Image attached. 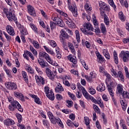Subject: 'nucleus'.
<instances>
[{"label": "nucleus", "mask_w": 129, "mask_h": 129, "mask_svg": "<svg viewBox=\"0 0 129 129\" xmlns=\"http://www.w3.org/2000/svg\"><path fill=\"white\" fill-rule=\"evenodd\" d=\"M94 29L92 27V25L90 23H86L84 25V28H81V31L84 33L85 35H90L92 36L93 33L90 31H94Z\"/></svg>", "instance_id": "f257e3e1"}, {"label": "nucleus", "mask_w": 129, "mask_h": 129, "mask_svg": "<svg viewBox=\"0 0 129 129\" xmlns=\"http://www.w3.org/2000/svg\"><path fill=\"white\" fill-rule=\"evenodd\" d=\"M68 8L72 12L74 17H77L78 16L77 7L75 3H73V4H71V0H68Z\"/></svg>", "instance_id": "f03ea898"}, {"label": "nucleus", "mask_w": 129, "mask_h": 129, "mask_svg": "<svg viewBox=\"0 0 129 129\" xmlns=\"http://www.w3.org/2000/svg\"><path fill=\"white\" fill-rule=\"evenodd\" d=\"M11 104L12 105H10L8 107L10 110H11V111H14L15 110V108H17L19 111H20V112H23L24 110L22 107V106H21L18 101H14L13 103Z\"/></svg>", "instance_id": "7ed1b4c3"}, {"label": "nucleus", "mask_w": 129, "mask_h": 129, "mask_svg": "<svg viewBox=\"0 0 129 129\" xmlns=\"http://www.w3.org/2000/svg\"><path fill=\"white\" fill-rule=\"evenodd\" d=\"M45 72L47 76L49 78V79L52 81L55 79V76L57 75V72L56 71H54L53 73L52 72V71L48 68H46Z\"/></svg>", "instance_id": "20e7f679"}, {"label": "nucleus", "mask_w": 129, "mask_h": 129, "mask_svg": "<svg viewBox=\"0 0 129 129\" xmlns=\"http://www.w3.org/2000/svg\"><path fill=\"white\" fill-rule=\"evenodd\" d=\"M49 119L51 122H52V123H53V124L58 123L59 126L62 128L64 127V126L63 125V123H62V121H61V119L59 117H55L53 116V117L50 118Z\"/></svg>", "instance_id": "39448f33"}, {"label": "nucleus", "mask_w": 129, "mask_h": 129, "mask_svg": "<svg viewBox=\"0 0 129 129\" xmlns=\"http://www.w3.org/2000/svg\"><path fill=\"white\" fill-rule=\"evenodd\" d=\"M77 86L79 89H80V90H82L83 95L85 97V98H86V99H89V98L91 96L89 95L88 93H87V91H86L85 88H84V87L81 86V85H80V83L77 84Z\"/></svg>", "instance_id": "423d86ee"}, {"label": "nucleus", "mask_w": 129, "mask_h": 129, "mask_svg": "<svg viewBox=\"0 0 129 129\" xmlns=\"http://www.w3.org/2000/svg\"><path fill=\"white\" fill-rule=\"evenodd\" d=\"M5 85L7 88L10 89V90H16L17 88V85L12 82H7L6 83Z\"/></svg>", "instance_id": "0eeeda50"}, {"label": "nucleus", "mask_w": 129, "mask_h": 129, "mask_svg": "<svg viewBox=\"0 0 129 129\" xmlns=\"http://www.w3.org/2000/svg\"><path fill=\"white\" fill-rule=\"evenodd\" d=\"M6 16L7 19L10 21V22H13V20L14 21L15 23L18 22L16 15L14 13L13 14L11 11H9Z\"/></svg>", "instance_id": "6e6552de"}, {"label": "nucleus", "mask_w": 129, "mask_h": 129, "mask_svg": "<svg viewBox=\"0 0 129 129\" xmlns=\"http://www.w3.org/2000/svg\"><path fill=\"white\" fill-rule=\"evenodd\" d=\"M39 64L40 65L41 68H48V62L45 61L44 59L39 58L37 59Z\"/></svg>", "instance_id": "1a4fd4ad"}, {"label": "nucleus", "mask_w": 129, "mask_h": 129, "mask_svg": "<svg viewBox=\"0 0 129 129\" xmlns=\"http://www.w3.org/2000/svg\"><path fill=\"white\" fill-rule=\"evenodd\" d=\"M39 57H43L44 58L47 62L48 61H50V59H51V57L48 54V53L45 52H40L39 53Z\"/></svg>", "instance_id": "9d476101"}, {"label": "nucleus", "mask_w": 129, "mask_h": 129, "mask_svg": "<svg viewBox=\"0 0 129 129\" xmlns=\"http://www.w3.org/2000/svg\"><path fill=\"white\" fill-rule=\"evenodd\" d=\"M27 9H28V13L29 14H30L31 16H32V17H36V16H37L33 6L31 5H29L27 6Z\"/></svg>", "instance_id": "9b49d317"}, {"label": "nucleus", "mask_w": 129, "mask_h": 129, "mask_svg": "<svg viewBox=\"0 0 129 129\" xmlns=\"http://www.w3.org/2000/svg\"><path fill=\"white\" fill-rule=\"evenodd\" d=\"M36 83L39 85L40 83L42 85H44L45 84V80L44 79V78H43L41 76H35V77Z\"/></svg>", "instance_id": "f8f14e48"}, {"label": "nucleus", "mask_w": 129, "mask_h": 129, "mask_svg": "<svg viewBox=\"0 0 129 129\" xmlns=\"http://www.w3.org/2000/svg\"><path fill=\"white\" fill-rule=\"evenodd\" d=\"M29 95L30 96V97L34 98L35 103L39 105L42 104V101H40V98L38 97V96L35 95H32V94H29Z\"/></svg>", "instance_id": "ddd939ff"}, {"label": "nucleus", "mask_w": 129, "mask_h": 129, "mask_svg": "<svg viewBox=\"0 0 129 129\" xmlns=\"http://www.w3.org/2000/svg\"><path fill=\"white\" fill-rule=\"evenodd\" d=\"M4 124L7 126L10 125H14L15 124V121L11 118H7L4 121Z\"/></svg>", "instance_id": "4468645a"}, {"label": "nucleus", "mask_w": 129, "mask_h": 129, "mask_svg": "<svg viewBox=\"0 0 129 129\" xmlns=\"http://www.w3.org/2000/svg\"><path fill=\"white\" fill-rule=\"evenodd\" d=\"M14 95L16 96V97H17V98H19L21 101H25V97L24 96V95L22 94V93L15 92Z\"/></svg>", "instance_id": "2eb2a0df"}, {"label": "nucleus", "mask_w": 129, "mask_h": 129, "mask_svg": "<svg viewBox=\"0 0 129 129\" xmlns=\"http://www.w3.org/2000/svg\"><path fill=\"white\" fill-rule=\"evenodd\" d=\"M6 30L8 34H9V35H10L11 36H14L15 30H14V28L12 26L8 25L6 27Z\"/></svg>", "instance_id": "dca6fc26"}, {"label": "nucleus", "mask_w": 129, "mask_h": 129, "mask_svg": "<svg viewBox=\"0 0 129 129\" xmlns=\"http://www.w3.org/2000/svg\"><path fill=\"white\" fill-rule=\"evenodd\" d=\"M46 95L47 97L49 98V99H50V100H54V99H55V96L52 90H50V92L47 93Z\"/></svg>", "instance_id": "f3484780"}, {"label": "nucleus", "mask_w": 129, "mask_h": 129, "mask_svg": "<svg viewBox=\"0 0 129 129\" xmlns=\"http://www.w3.org/2000/svg\"><path fill=\"white\" fill-rule=\"evenodd\" d=\"M123 92V87L122 86V85L118 84L117 86L116 93H118L119 94H122Z\"/></svg>", "instance_id": "a211bd4d"}, {"label": "nucleus", "mask_w": 129, "mask_h": 129, "mask_svg": "<svg viewBox=\"0 0 129 129\" xmlns=\"http://www.w3.org/2000/svg\"><path fill=\"white\" fill-rule=\"evenodd\" d=\"M97 91H100V92H102L105 90V86L103 84H100L97 88Z\"/></svg>", "instance_id": "6ab92c4d"}, {"label": "nucleus", "mask_w": 129, "mask_h": 129, "mask_svg": "<svg viewBox=\"0 0 129 129\" xmlns=\"http://www.w3.org/2000/svg\"><path fill=\"white\" fill-rule=\"evenodd\" d=\"M116 77H117L120 79V80L123 82L124 81V77H123V75L122 74V72L121 71H118L117 72V75Z\"/></svg>", "instance_id": "aec40b11"}, {"label": "nucleus", "mask_w": 129, "mask_h": 129, "mask_svg": "<svg viewBox=\"0 0 129 129\" xmlns=\"http://www.w3.org/2000/svg\"><path fill=\"white\" fill-rule=\"evenodd\" d=\"M68 59L72 62L73 64H77V59H76V57H72L71 55L68 56Z\"/></svg>", "instance_id": "412c9836"}, {"label": "nucleus", "mask_w": 129, "mask_h": 129, "mask_svg": "<svg viewBox=\"0 0 129 129\" xmlns=\"http://www.w3.org/2000/svg\"><path fill=\"white\" fill-rule=\"evenodd\" d=\"M23 78L24 79V81H25L26 83L28 84L29 83V79H28V76L27 75V73L25 71H23L22 73Z\"/></svg>", "instance_id": "4be33fe9"}, {"label": "nucleus", "mask_w": 129, "mask_h": 129, "mask_svg": "<svg viewBox=\"0 0 129 129\" xmlns=\"http://www.w3.org/2000/svg\"><path fill=\"white\" fill-rule=\"evenodd\" d=\"M95 54H96V56L98 59H99V61H100L101 62H103V61H104V58L103 57V56H102V55H101V54H100L99 52L96 51Z\"/></svg>", "instance_id": "5701e85b"}, {"label": "nucleus", "mask_w": 129, "mask_h": 129, "mask_svg": "<svg viewBox=\"0 0 129 129\" xmlns=\"http://www.w3.org/2000/svg\"><path fill=\"white\" fill-rule=\"evenodd\" d=\"M62 91H64V88L62 87V85H61V84H58L57 86L55 88V92H61Z\"/></svg>", "instance_id": "b1692460"}, {"label": "nucleus", "mask_w": 129, "mask_h": 129, "mask_svg": "<svg viewBox=\"0 0 129 129\" xmlns=\"http://www.w3.org/2000/svg\"><path fill=\"white\" fill-rule=\"evenodd\" d=\"M121 105H122V110H125V109H126V101L125 100H121L120 101Z\"/></svg>", "instance_id": "393cba45"}, {"label": "nucleus", "mask_w": 129, "mask_h": 129, "mask_svg": "<svg viewBox=\"0 0 129 129\" xmlns=\"http://www.w3.org/2000/svg\"><path fill=\"white\" fill-rule=\"evenodd\" d=\"M123 98L129 99V93L126 91H124L122 94H121Z\"/></svg>", "instance_id": "a878e982"}, {"label": "nucleus", "mask_w": 129, "mask_h": 129, "mask_svg": "<svg viewBox=\"0 0 129 129\" xmlns=\"http://www.w3.org/2000/svg\"><path fill=\"white\" fill-rule=\"evenodd\" d=\"M104 23H105L106 26L109 25V18H108V17L106 15H105L104 17Z\"/></svg>", "instance_id": "bb28decb"}, {"label": "nucleus", "mask_w": 129, "mask_h": 129, "mask_svg": "<svg viewBox=\"0 0 129 129\" xmlns=\"http://www.w3.org/2000/svg\"><path fill=\"white\" fill-rule=\"evenodd\" d=\"M113 56H114V61L115 64H118V57H117V53L116 52H113Z\"/></svg>", "instance_id": "cd10ccee"}, {"label": "nucleus", "mask_w": 129, "mask_h": 129, "mask_svg": "<svg viewBox=\"0 0 129 129\" xmlns=\"http://www.w3.org/2000/svg\"><path fill=\"white\" fill-rule=\"evenodd\" d=\"M108 91L110 94V95H111L112 97H113L114 96V93H113L112 88L110 86H108Z\"/></svg>", "instance_id": "c85d7f7f"}, {"label": "nucleus", "mask_w": 129, "mask_h": 129, "mask_svg": "<svg viewBox=\"0 0 129 129\" xmlns=\"http://www.w3.org/2000/svg\"><path fill=\"white\" fill-rule=\"evenodd\" d=\"M57 24L59 27H61V28H63V27L65 26L64 22L60 19H59V20L57 21Z\"/></svg>", "instance_id": "c756f323"}, {"label": "nucleus", "mask_w": 129, "mask_h": 129, "mask_svg": "<svg viewBox=\"0 0 129 129\" xmlns=\"http://www.w3.org/2000/svg\"><path fill=\"white\" fill-rule=\"evenodd\" d=\"M93 109H94L95 112L97 113H98L99 114H100V109L99 108H98V106H97L96 105L94 104L93 105Z\"/></svg>", "instance_id": "7c9ffc66"}, {"label": "nucleus", "mask_w": 129, "mask_h": 129, "mask_svg": "<svg viewBox=\"0 0 129 129\" xmlns=\"http://www.w3.org/2000/svg\"><path fill=\"white\" fill-rule=\"evenodd\" d=\"M101 31L103 34H106V28L103 23L101 24Z\"/></svg>", "instance_id": "2f4dec72"}, {"label": "nucleus", "mask_w": 129, "mask_h": 129, "mask_svg": "<svg viewBox=\"0 0 129 129\" xmlns=\"http://www.w3.org/2000/svg\"><path fill=\"white\" fill-rule=\"evenodd\" d=\"M108 3L109 5L111 6V7H112L113 8L115 12L116 11V6L115 5H114V3H113V0H109Z\"/></svg>", "instance_id": "473e14b6"}, {"label": "nucleus", "mask_w": 129, "mask_h": 129, "mask_svg": "<svg viewBox=\"0 0 129 129\" xmlns=\"http://www.w3.org/2000/svg\"><path fill=\"white\" fill-rule=\"evenodd\" d=\"M16 115L18 119V122H19V123L22 122V120L23 119V117L22 116V115L17 113H16Z\"/></svg>", "instance_id": "72a5a7b5"}, {"label": "nucleus", "mask_w": 129, "mask_h": 129, "mask_svg": "<svg viewBox=\"0 0 129 129\" xmlns=\"http://www.w3.org/2000/svg\"><path fill=\"white\" fill-rule=\"evenodd\" d=\"M32 44L34 47H35V48H36V49H39V48H40V45L39 44L38 41L36 40H33L32 41Z\"/></svg>", "instance_id": "f704fd0d"}, {"label": "nucleus", "mask_w": 129, "mask_h": 129, "mask_svg": "<svg viewBox=\"0 0 129 129\" xmlns=\"http://www.w3.org/2000/svg\"><path fill=\"white\" fill-rule=\"evenodd\" d=\"M119 19L121 20V21H124L125 19L124 18V15H123V13L122 12H120L118 14Z\"/></svg>", "instance_id": "c9c22d12"}, {"label": "nucleus", "mask_w": 129, "mask_h": 129, "mask_svg": "<svg viewBox=\"0 0 129 129\" xmlns=\"http://www.w3.org/2000/svg\"><path fill=\"white\" fill-rule=\"evenodd\" d=\"M30 26L31 28L32 29V30L35 32V33H36V34H38V29H37V27H36V26L32 24H30Z\"/></svg>", "instance_id": "e433bc0d"}, {"label": "nucleus", "mask_w": 129, "mask_h": 129, "mask_svg": "<svg viewBox=\"0 0 129 129\" xmlns=\"http://www.w3.org/2000/svg\"><path fill=\"white\" fill-rule=\"evenodd\" d=\"M99 7H100V9H101V10H102L103 9V8L104 7V6H105L106 5V4H105V3L103 2L102 1H100L99 3Z\"/></svg>", "instance_id": "4c0bfd02"}, {"label": "nucleus", "mask_w": 129, "mask_h": 129, "mask_svg": "<svg viewBox=\"0 0 129 129\" xmlns=\"http://www.w3.org/2000/svg\"><path fill=\"white\" fill-rule=\"evenodd\" d=\"M61 35L64 39H68L69 38V35L66 32L62 31Z\"/></svg>", "instance_id": "58836bf2"}, {"label": "nucleus", "mask_w": 129, "mask_h": 129, "mask_svg": "<svg viewBox=\"0 0 129 129\" xmlns=\"http://www.w3.org/2000/svg\"><path fill=\"white\" fill-rule=\"evenodd\" d=\"M28 52H29V51L28 50H26L25 51H24L23 57L24 58L26 59V60H29V56H28V55H29V53H28Z\"/></svg>", "instance_id": "ea45409f"}, {"label": "nucleus", "mask_w": 129, "mask_h": 129, "mask_svg": "<svg viewBox=\"0 0 129 129\" xmlns=\"http://www.w3.org/2000/svg\"><path fill=\"white\" fill-rule=\"evenodd\" d=\"M124 70L125 71V75L126 78H129V73H128V69L126 67H124Z\"/></svg>", "instance_id": "a19ab883"}, {"label": "nucleus", "mask_w": 129, "mask_h": 129, "mask_svg": "<svg viewBox=\"0 0 129 129\" xmlns=\"http://www.w3.org/2000/svg\"><path fill=\"white\" fill-rule=\"evenodd\" d=\"M50 26L51 29L53 30V29H55V27H56V23L53 22V21H50Z\"/></svg>", "instance_id": "79ce46f5"}, {"label": "nucleus", "mask_w": 129, "mask_h": 129, "mask_svg": "<svg viewBox=\"0 0 129 129\" xmlns=\"http://www.w3.org/2000/svg\"><path fill=\"white\" fill-rule=\"evenodd\" d=\"M97 103L99 104V105L101 107V108H103V102L101 99L98 100L97 101Z\"/></svg>", "instance_id": "37998d69"}, {"label": "nucleus", "mask_w": 129, "mask_h": 129, "mask_svg": "<svg viewBox=\"0 0 129 129\" xmlns=\"http://www.w3.org/2000/svg\"><path fill=\"white\" fill-rule=\"evenodd\" d=\"M84 120L85 124L86 125H89V123H90V122L89 121V118H88V117H84Z\"/></svg>", "instance_id": "c03bdc74"}, {"label": "nucleus", "mask_w": 129, "mask_h": 129, "mask_svg": "<svg viewBox=\"0 0 129 129\" xmlns=\"http://www.w3.org/2000/svg\"><path fill=\"white\" fill-rule=\"evenodd\" d=\"M67 25H68L69 27L71 28L72 27L73 25H74V24H73V22H72V20H71V19H69V21L67 22Z\"/></svg>", "instance_id": "a18cd8bd"}, {"label": "nucleus", "mask_w": 129, "mask_h": 129, "mask_svg": "<svg viewBox=\"0 0 129 129\" xmlns=\"http://www.w3.org/2000/svg\"><path fill=\"white\" fill-rule=\"evenodd\" d=\"M85 9L87 11H89V12H90V11H91V10H92L91 7H89V4H85Z\"/></svg>", "instance_id": "49530a36"}, {"label": "nucleus", "mask_w": 129, "mask_h": 129, "mask_svg": "<svg viewBox=\"0 0 129 129\" xmlns=\"http://www.w3.org/2000/svg\"><path fill=\"white\" fill-rule=\"evenodd\" d=\"M103 54L104 55V56H105L106 59H108V60L110 59V55H109V53H108V52H107L106 51V52L104 51L103 52Z\"/></svg>", "instance_id": "de8ad7c7"}, {"label": "nucleus", "mask_w": 129, "mask_h": 129, "mask_svg": "<svg viewBox=\"0 0 129 129\" xmlns=\"http://www.w3.org/2000/svg\"><path fill=\"white\" fill-rule=\"evenodd\" d=\"M48 63H50L51 65H53V66H55L57 67L58 66V64L56 62H54V61L50 58V60L48 61Z\"/></svg>", "instance_id": "09e8293b"}, {"label": "nucleus", "mask_w": 129, "mask_h": 129, "mask_svg": "<svg viewBox=\"0 0 129 129\" xmlns=\"http://www.w3.org/2000/svg\"><path fill=\"white\" fill-rule=\"evenodd\" d=\"M103 10H104V11H106V12H109V11H110V8L106 4V5L103 8Z\"/></svg>", "instance_id": "8fccbe9b"}, {"label": "nucleus", "mask_w": 129, "mask_h": 129, "mask_svg": "<svg viewBox=\"0 0 129 129\" xmlns=\"http://www.w3.org/2000/svg\"><path fill=\"white\" fill-rule=\"evenodd\" d=\"M66 102L67 104H68V107H72L73 104V102L72 101H70L69 100H67L66 101Z\"/></svg>", "instance_id": "3c124183"}, {"label": "nucleus", "mask_w": 129, "mask_h": 129, "mask_svg": "<svg viewBox=\"0 0 129 129\" xmlns=\"http://www.w3.org/2000/svg\"><path fill=\"white\" fill-rule=\"evenodd\" d=\"M99 72L101 73H103V74H104V75L106 73L105 72V70H104V68H103V67H100V68H99Z\"/></svg>", "instance_id": "603ef678"}, {"label": "nucleus", "mask_w": 129, "mask_h": 129, "mask_svg": "<svg viewBox=\"0 0 129 129\" xmlns=\"http://www.w3.org/2000/svg\"><path fill=\"white\" fill-rule=\"evenodd\" d=\"M89 99H90L91 100V101L94 102V103H95V104L97 103V100H96V99H95L92 96H90V97H89Z\"/></svg>", "instance_id": "864d4df0"}, {"label": "nucleus", "mask_w": 129, "mask_h": 129, "mask_svg": "<svg viewBox=\"0 0 129 129\" xmlns=\"http://www.w3.org/2000/svg\"><path fill=\"white\" fill-rule=\"evenodd\" d=\"M55 97L57 100H62L63 99V97L60 94H56Z\"/></svg>", "instance_id": "5fc2aeb1"}, {"label": "nucleus", "mask_w": 129, "mask_h": 129, "mask_svg": "<svg viewBox=\"0 0 129 129\" xmlns=\"http://www.w3.org/2000/svg\"><path fill=\"white\" fill-rule=\"evenodd\" d=\"M68 95L73 100L75 99V96L70 92H68Z\"/></svg>", "instance_id": "6e6d98bb"}, {"label": "nucleus", "mask_w": 129, "mask_h": 129, "mask_svg": "<svg viewBox=\"0 0 129 129\" xmlns=\"http://www.w3.org/2000/svg\"><path fill=\"white\" fill-rule=\"evenodd\" d=\"M104 75L107 77V79L108 81H110V80H111V76L108 73H106Z\"/></svg>", "instance_id": "4d7b16f0"}, {"label": "nucleus", "mask_w": 129, "mask_h": 129, "mask_svg": "<svg viewBox=\"0 0 129 129\" xmlns=\"http://www.w3.org/2000/svg\"><path fill=\"white\" fill-rule=\"evenodd\" d=\"M50 92V89L49 88V87L45 86L44 87V92H45L46 94H48L49 92Z\"/></svg>", "instance_id": "13d9d810"}, {"label": "nucleus", "mask_w": 129, "mask_h": 129, "mask_svg": "<svg viewBox=\"0 0 129 129\" xmlns=\"http://www.w3.org/2000/svg\"><path fill=\"white\" fill-rule=\"evenodd\" d=\"M93 24L95 27L98 26V23H97V21H96V18L95 17V16H94L93 18Z\"/></svg>", "instance_id": "bf43d9fd"}, {"label": "nucleus", "mask_w": 129, "mask_h": 129, "mask_svg": "<svg viewBox=\"0 0 129 129\" xmlns=\"http://www.w3.org/2000/svg\"><path fill=\"white\" fill-rule=\"evenodd\" d=\"M71 73L72 74H74V75H77V76H78V72L76 70H71Z\"/></svg>", "instance_id": "052dcab7"}, {"label": "nucleus", "mask_w": 129, "mask_h": 129, "mask_svg": "<svg viewBox=\"0 0 129 129\" xmlns=\"http://www.w3.org/2000/svg\"><path fill=\"white\" fill-rule=\"evenodd\" d=\"M17 126H19V127H20V129H26V126H25V125L23 124H21L20 123H18Z\"/></svg>", "instance_id": "680f3d73"}, {"label": "nucleus", "mask_w": 129, "mask_h": 129, "mask_svg": "<svg viewBox=\"0 0 129 129\" xmlns=\"http://www.w3.org/2000/svg\"><path fill=\"white\" fill-rule=\"evenodd\" d=\"M89 92L91 94H95V90L90 88L89 89Z\"/></svg>", "instance_id": "e2e57ef3"}, {"label": "nucleus", "mask_w": 129, "mask_h": 129, "mask_svg": "<svg viewBox=\"0 0 129 129\" xmlns=\"http://www.w3.org/2000/svg\"><path fill=\"white\" fill-rule=\"evenodd\" d=\"M27 53H28L29 57H30V58H31L32 60H35V57H34V55H33V54H32V53H31V52L29 51V52H27Z\"/></svg>", "instance_id": "0e129e2a"}, {"label": "nucleus", "mask_w": 129, "mask_h": 129, "mask_svg": "<svg viewBox=\"0 0 129 129\" xmlns=\"http://www.w3.org/2000/svg\"><path fill=\"white\" fill-rule=\"evenodd\" d=\"M67 124H68V125L69 126H72V125H73V122H72V121H71L70 120H67Z\"/></svg>", "instance_id": "69168bd1"}, {"label": "nucleus", "mask_w": 129, "mask_h": 129, "mask_svg": "<svg viewBox=\"0 0 129 129\" xmlns=\"http://www.w3.org/2000/svg\"><path fill=\"white\" fill-rule=\"evenodd\" d=\"M8 99L11 104H13V103H14V101H15V100H14V98H12V97H8Z\"/></svg>", "instance_id": "338daca9"}, {"label": "nucleus", "mask_w": 129, "mask_h": 129, "mask_svg": "<svg viewBox=\"0 0 129 129\" xmlns=\"http://www.w3.org/2000/svg\"><path fill=\"white\" fill-rule=\"evenodd\" d=\"M123 43H124V44L129 43V38H124L123 39Z\"/></svg>", "instance_id": "774afa93"}]
</instances>
